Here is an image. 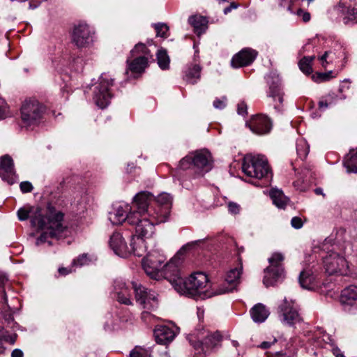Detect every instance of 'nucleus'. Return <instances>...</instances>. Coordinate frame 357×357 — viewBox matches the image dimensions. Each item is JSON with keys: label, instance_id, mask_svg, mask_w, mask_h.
<instances>
[{"label": "nucleus", "instance_id": "obj_3", "mask_svg": "<svg viewBox=\"0 0 357 357\" xmlns=\"http://www.w3.org/2000/svg\"><path fill=\"white\" fill-rule=\"evenodd\" d=\"M213 167V158L206 149L192 152L183 158L177 167V170H192L195 176H202Z\"/></svg>", "mask_w": 357, "mask_h": 357}, {"label": "nucleus", "instance_id": "obj_13", "mask_svg": "<svg viewBox=\"0 0 357 357\" xmlns=\"http://www.w3.org/2000/svg\"><path fill=\"white\" fill-rule=\"evenodd\" d=\"M245 126L253 133L261 135L270 132L272 128V121L268 116L264 114H257L251 116L250 119L246 121Z\"/></svg>", "mask_w": 357, "mask_h": 357}, {"label": "nucleus", "instance_id": "obj_39", "mask_svg": "<svg viewBox=\"0 0 357 357\" xmlns=\"http://www.w3.org/2000/svg\"><path fill=\"white\" fill-rule=\"evenodd\" d=\"M153 27L156 32V36L162 38H167L168 37L169 26L165 23H156L153 24Z\"/></svg>", "mask_w": 357, "mask_h": 357}, {"label": "nucleus", "instance_id": "obj_18", "mask_svg": "<svg viewBox=\"0 0 357 357\" xmlns=\"http://www.w3.org/2000/svg\"><path fill=\"white\" fill-rule=\"evenodd\" d=\"M257 54V52L252 49H243L232 57L231 65L235 68L248 66L254 61Z\"/></svg>", "mask_w": 357, "mask_h": 357}, {"label": "nucleus", "instance_id": "obj_48", "mask_svg": "<svg viewBox=\"0 0 357 357\" xmlns=\"http://www.w3.org/2000/svg\"><path fill=\"white\" fill-rule=\"evenodd\" d=\"M8 282V278L2 274H0V291L3 294V300L6 301V292L4 286Z\"/></svg>", "mask_w": 357, "mask_h": 357}, {"label": "nucleus", "instance_id": "obj_54", "mask_svg": "<svg viewBox=\"0 0 357 357\" xmlns=\"http://www.w3.org/2000/svg\"><path fill=\"white\" fill-rule=\"evenodd\" d=\"M331 104V102H328L326 100H320L319 101L318 105L319 109L321 110L326 109Z\"/></svg>", "mask_w": 357, "mask_h": 357}, {"label": "nucleus", "instance_id": "obj_22", "mask_svg": "<svg viewBox=\"0 0 357 357\" xmlns=\"http://www.w3.org/2000/svg\"><path fill=\"white\" fill-rule=\"evenodd\" d=\"M152 196L146 192H140L135 197V205L136 210L132 212L139 213V214L148 215L149 206Z\"/></svg>", "mask_w": 357, "mask_h": 357}, {"label": "nucleus", "instance_id": "obj_29", "mask_svg": "<svg viewBox=\"0 0 357 357\" xmlns=\"http://www.w3.org/2000/svg\"><path fill=\"white\" fill-rule=\"evenodd\" d=\"M115 290L116 291L117 301L124 305H132V301L130 298V294L128 292V289L126 287V284L121 282H115Z\"/></svg>", "mask_w": 357, "mask_h": 357}, {"label": "nucleus", "instance_id": "obj_36", "mask_svg": "<svg viewBox=\"0 0 357 357\" xmlns=\"http://www.w3.org/2000/svg\"><path fill=\"white\" fill-rule=\"evenodd\" d=\"M315 59V56H304L298 62L300 70L306 75L312 73V63Z\"/></svg>", "mask_w": 357, "mask_h": 357}, {"label": "nucleus", "instance_id": "obj_44", "mask_svg": "<svg viewBox=\"0 0 357 357\" xmlns=\"http://www.w3.org/2000/svg\"><path fill=\"white\" fill-rule=\"evenodd\" d=\"M296 151L298 156L304 160L308 154L309 149L305 147V143L300 142L296 146Z\"/></svg>", "mask_w": 357, "mask_h": 357}, {"label": "nucleus", "instance_id": "obj_28", "mask_svg": "<svg viewBox=\"0 0 357 357\" xmlns=\"http://www.w3.org/2000/svg\"><path fill=\"white\" fill-rule=\"evenodd\" d=\"M145 238H141L138 236H132L130 242V253H133L135 256L141 257L146 252V246L144 241Z\"/></svg>", "mask_w": 357, "mask_h": 357}, {"label": "nucleus", "instance_id": "obj_51", "mask_svg": "<svg viewBox=\"0 0 357 357\" xmlns=\"http://www.w3.org/2000/svg\"><path fill=\"white\" fill-rule=\"evenodd\" d=\"M298 16L302 17L303 21L304 22H307L310 20V14L308 12H305L302 9H298L296 12Z\"/></svg>", "mask_w": 357, "mask_h": 357}, {"label": "nucleus", "instance_id": "obj_33", "mask_svg": "<svg viewBox=\"0 0 357 357\" xmlns=\"http://www.w3.org/2000/svg\"><path fill=\"white\" fill-rule=\"evenodd\" d=\"M222 337L219 332L211 333L202 340L200 345H204L206 349H212L216 347L222 341Z\"/></svg>", "mask_w": 357, "mask_h": 357}, {"label": "nucleus", "instance_id": "obj_11", "mask_svg": "<svg viewBox=\"0 0 357 357\" xmlns=\"http://www.w3.org/2000/svg\"><path fill=\"white\" fill-rule=\"evenodd\" d=\"M71 41L78 48H85L93 43V32L88 24L79 23L74 26Z\"/></svg>", "mask_w": 357, "mask_h": 357}, {"label": "nucleus", "instance_id": "obj_30", "mask_svg": "<svg viewBox=\"0 0 357 357\" xmlns=\"http://www.w3.org/2000/svg\"><path fill=\"white\" fill-rule=\"evenodd\" d=\"M132 214V211L127 213V211L124 210L123 207L119 206L114 212L109 213V219L114 225H120L126 220L129 224V218Z\"/></svg>", "mask_w": 357, "mask_h": 357}, {"label": "nucleus", "instance_id": "obj_41", "mask_svg": "<svg viewBox=\"0 0 357 357\" xmlns=\"http://www.w3.org/2000/svg\"><path fill=\"white\" fill-rule=\"evenodd\" d=\"M156 202L161 206H165L166 208H169L172 202V197L169 194L163 192L160 194L156 197Z\"/></svg>", "mask_w": 357, "mask_h": 357}, {"label": "nucleus", "instance_id": "obj_55", "mask_svg": "<svg viewBox=\"0 0 357 357\" xmlns=\"http://www.w3.org/2000/svg\"><path fill=\"white\" fill-rule=\"evenodd\" d=\"M276 342H277L276 338H274L272 342L264 341L261 343V344L259 345V347L263 349H266L269 348L272 344L275 343Z\"/></svg>", "mask_w": 357, "mask_h": 357}, {"label": "nucleus", "instance_id": "obj_26", "mask_svg": "<svg viewBox=\"0 0 357 357\" xmlns=\"http://www.w3.org/2000/svg\"><path fill=\"white\" fill-rule=\"evenodd\" d=\"M133 58L131 61L129 59L127 60L128 70L133 73H142L147 68L149 61H151L144 56H134Z\"/></svg>", "mask_w": 357, "mask_h": 357}, {"label": "nucleus", "instance_id": "obj_15", "mask_svg": "<svg viewBox=\"0 0 357 357\" xmlns=\"http://www.w3.org/2000/svg\"><path fill=\"white\" fill-rule=\"evenodd\" d=\"M238 267L230 270L225 278V282L229 287L218 289L211 295H218L233 291L239 282L240 275L243 270V263L241 257H238Z\"/></svg>", "mask_w": 357, "mask_h": 357}, {"label": "nucleus", "instance_id": "obj_5", "mask_svg": "<svg viewBox=\"0 0 357 357\" xmlns=\"http://www.w3.org/2000/svg\"><path fill=\"white\" fill-rule=\"evenodd\" d=\"M46 107L35 98H26L20 107V119L26 127L38 125L43 119Z\"/></svg>", "mask_w": 357, "mask_h": 357}, {"label": "nucleus", "instance_id": "obj_42", "mask_svg": "<svg viewBox=\"0 0 357 357\" xmlns=\"http://www.w3.org/2000/svg\"><path fill=\"white\" fill-rule=\"evenodd\" d=\"M90 262L91 259L88 254H82L73 261L72 265L81 267L89 264Z\"/></svg>", "mask_w": 357, "mask_h": 357}, {"label": "nucleus", "instance_id": "obj_31", "mask_svg": "<svg viewBox=\"0 0 357 357\" xmlns=\"http://www.w3.org/2000/svg\"><path fill=\"white\" fill-rule=\"evenodd\" d=\"M131 57L144 56L147 59L153 61V56L151 51L147 48L146 45L142 43L136 44L132 50L130 52Z\"/></svg>", "mask_w": 357, "mask_h": 357}, {"label": "nucleus", "instance_id": "obj_50", "mask_svg": "<svg viewBox=\"0 0 357 357\" xmlns=\"http://www.w3.org/2000/svg\"><path fill=\"white\" fill-rule=\"evenodd\" d=\"M229 211L232 214H238L240 211V206L235 203L230 202L228 203Z\"/></svg>", "mask_w": 357, "mask_h": 357}, {"label": "nucleus", "instance_id": "obj_52", "mask_svg": "<svg viewBox=\"0 0 357 357\" xmlns=\"http://www.w3.org/2000/svg\"><path fill=\"white\" fill-rule=\"evenodd\" d=\"M225 100L226 98H223V100L216 98L213 103L214 107L219 109L225 108L226 106Z\"/></svg>", "mask_w": 357, "mask_h": 357}, {"label": "nucleus", "instance_id": "obj_35", "mask_svg": "<svg viewBox=\"0 0 357 357\" xmlns=\"http://www.w3.org/2000/svg\"><path fill=\"white\" fill-rule=\"evenodd\" d=\"M157 62L162 70H165L169 68L170 59L166 50L162 48L158 50L157 52Z\"/></svg>", "mask_w": 357, "mask_h": 357}, {"label": "nucleus", "instance_id": "obj_34", "mask_svg": "<svg viewBox=\"0 0 357 357\" xmlns=\"http://www.w3.org/2000/svg\"><path fill=\"white\" fill-rule=\"evenodd\" d=\"M344 165L348 172L357 173V150L351 151L347 155Z\"/></svg>", "mask_w": 357, "mask_h": 357}, {"label": "nucleus", "instance_id": "obj_25", "mask_svg": "<svg viewBox=\"0 0 357 357\" xmlns=\"http://www.w3.org/2000/svg\"><path fill=\"white\" fill-rule=\"evenodd\" d=\"M201 70L202 68L199 64L188 65L185 70L183 79L189 84H195L200 79Z\"/></svg>", "mask_w": 357, "mask_h": 357}, {"label": "nucleus", "instance_id": "obj_12", "mask_svg": "<svg viewBox=\"0 0 357 357\" xmlns=\"http://www.w3.org/2000/svg\"><path fill=\"white\" fill-rule=\"evenodd\" d=\"M278 314L281 321L292 326L302 321L296 307L291 301L284 299L278 307Z\"/></svg>", "mask_w": 357, "mask_h": 357}, {"label": "nucleus", "instance_id": "obj_23", "mask_svg": "<svg viewBox=\"0 0 357 357\" xmlns=\"http://www.w3.org/2000/svg\"><path fill=\"white\" fill-rule=\"evenodd\" d=\"M298 281L302 288L308 290L314 289L319 285L316 276L310 270L301 271L299 275Z\"/></svg>", "mask_w": 357, "mask_h": 357}, {"label": "nucleus", "instance_id": "obj_4", "mask_svg": "<svg viewBox=\"0 0 357 357\" xmlns=\"http://www.w3.org/2000/svg\"><path fill=\"white\" fill-rule=\"evenodd\" d=\"M137 302L143 305L144 310L141 315L142 320L147 325L154 324L158 318L151 311L158 308V300L154 291L133 283Z\"/></svg>", "mask_w": 357, "mask_h": 357}, {"label": "nucleus", "instance_id": "obj_47", "mask_svg": "<svg viewBox=\"0 0 357 357\" xmlns=\"http://www.w3.org/2000/svg\"><path fill=\"white\" fill-rule=\"evenodd\" d=\"M8 107L6 103L3 100H0V120L4 119L7 116Z\"/></svg>", "mask_w": 357, "mask_h": 357}, {"label": "nucleus", "instance_id": "obj_40", "mask_svg": "<svg viewBox=\"0 0 357 357\" xmlns=\"http://www.w3.org/2000/svg\"><path fill=\"white\" fill-rule=\"evenodd\" d=\"M129 357H151V351L140 346H136L130 351Z\"/></svg>", "mask_w": 357, "mask_h": 357}, {"label": "nucleus", "instance_id": "obj_16", "mask_svg": "<svg viewBox=\"0 0 357 357\" xmlns=\"http://www.w3.org/2000/svg\"><path fill=\"white\" fill-rule=\"evenodd\" d=\"M0 177L9 185H13L17 181L13 160L8 155L0 158Z\"/></svg>", "mask_w": 357, "mask_h": 357}, {"label": "nucleus", "instance_id": "obj_2", "mask_svg": "<svg viewBox=\"0 0 357 357\" xmlns=\"http://www.w3.org/2000/svg\"><path fill=\"white\" fill-rule=\"evenodd\" d=\"M63 213L56 211L54 206L48 204L45 216L41 213V208H38L32 216L31 224L33 227L39 229H46L47 231L43 232L36 241V245H40L47 242L52 245V242L48 241L49 238H59L65 227L63 226Z\"/></svg>", "mask_w": 357, "mask_h": 357}, {"label": "nucleus", "instance_id": "obj_64", "mask_svg": "<svg viewBox=\"0 0 357 357\" xmlns=\"http://www.w3.org/2000/svg\"><path fill=\"white\" fill-rule=\"evenodd\" d=\"M275 357H289L286 354L278 352L275 354Z\"/></svg>", "mask_w": 357, "mask_h": 357}, {"label": "nucleus", "instance_id": "obj_20", "mask_svg": "<svg viewBox=\"0 0 357 357\" xmlns=\"http://www.w3.org/2000/svg\"><path fill=\"white\" fill-rule=\"evenodd\" d=\"M109 244L114 253L121 257H126L130 253V248L119 232L113 233L110 236Z\"/></svg>", "mask_w": 357, "mask_h": 357}, {"label": "nucleus", "instance_id": "obj_27", "mask_svg": "<svg viewBox=\"0 0 357 357\" xmlns=\"http://www.w3.org/2000/svg\"><path fill=\"white\" fill-rule=\"evenodd\" d=\"M250 314L255 322L262 323L268 318L270 312L264 305L257 303L250 310Z\"/></svg>", "mask_w": 357, "mask_h": 357}, {"label": "nucleus", "instance_id": "obj_1", "mask_svg": "<svg viewBox=\"0 0 357 357\" xmlns=\"http://www.w3.org/2000/svg\"><path fill=\"white\" fill-rule=\"evenodd\" d=\"M182 261L178 256H174L164 267V275L181 294L188 297H195L202 292L208 282V277L202 272L191 274L188 278L183 279L180 274L179 267Z\"/></svg>", "mask_w": 357, "mask_h": 357}, {"label": "nucleus", "instance_id": "obj_62", "mask_svg": "<svg viewBox=\"0 0 357 357\" xmlns=\"http://www.w3.org/2000/svg\"><path fill=\"white\" fill-rule=\"evenodd\" d=\"M314 193L317 195H322L323 197H325V194L323 192L322 188H317L314 189Z\"/></svg>", "mask_w": 357, "mask_h": 357}, {"label": "nucleus", "instance_id": "obj_61", "mask_svg": "<svg viewBox=\"0 0 357 357\" xmlns=\"http://www.w3.org/2000/svg\"><path fill=\"white\" fill-rule=\"evenodd\" d=\"M135 168L136 167L134 165V163H128L126 171L128 174H131L132 172V170L135 169Z\"/></svg>", "mask_w": 357, "mask_h": 357}, {"label": "nucleus", "instance_id": "obj_59", "mask_svg": "<svg viewBox=\"0 0 357 357\" xmlns=\"http://www.w3.org/2000/svg\"><path fill=\"white\" fill-rule=\"evenodd\" d=\"M58 271H59L60 275H66L69 274L70 273H71L72 270L71 269H68V268H65V267H61V268H59Z\"/></svg>", "mask_w": 357, "mask_h": 357}, {"label": "nucleus", "instance_id": "obj_10", "mask_svg": "<svg viewBox=\"0 0 357 357\" xmlns=\"http://www.w3.org/2000/svg\"><path fill=\"white\" fill-rule=\"evenodd\" d=\"M129 225L135 226V236L149 238L155 231L154 222L148 218V215H141L132 212L129 218Z\"/></svg>", "mask_w": 357, "mask_h": 357}, {"label": "nucleus", "instance_id": "obj_58", "mask_svg": "<svg viewBox=\"0 0 357 357\" xmlns=\"http://www.w3.org/2000/svg\"><path fill=\"white\" fill-rule=\"evenodd\" d=\"M328 52H325V53L319 57L320 61H321V65L324 68L326 67V64L328 62L326 61V58L328 56Z\"/></svg>", "mask_w": 357, "mask_h": 357}, {"label": "nucleus", "instance_id": "obj_45", "mask_svg": "<svg viewBox=\"0 0 357 357\" xmlns=\"http://www.w3.org/2000/svg\"><path fill=\"white\" fill-rule=\"evenodd\" d=\"M20 188L23 193L30 192L33 190V187L29 181H23L20 183Z\"/></svg>", "mask_w": 357, "mask_h": 357}, {"label": "nucleus", "instance_id": "obj_17", "mask_svg": "<svg viewBox=\"0 0 357 357\" xmlns=\"http://www.w3.org/2000/svg\"><path fill=\"white\" fill-rule=\"evenodd\" d=\"M164 259L160 257L153 255L148 256L142 260V268L145 273L152 279H157L159 276Z\"/></svg>", "mask_w": 357, "mask_h": 357}, {"label": "nucleus", "instance_id": "obj_24", "mask_svg": "<svg viewBox=\"0 0 357 357\" xmlns=\"http://www.w3.org/2000/svg\"><path fill=\"white\" fill-rule=\"evenodd\" d=\"M188 22L194 29L195 33L200 36L208 29V19L202 15H192L188 18Z\"/></svg>", "mask_w": 357, "mask_h": 357}, {"label": "nucleus", "instance_id": "obj_14", "mask_svg": "<svg viewBox=\"0 0 357 357\" xmlns=\"http://www.w3.org/2000/svg\"><path fill=\"white\" fill-rule=\"evenodd\" d=\"M322 258L325 271L329 275L341 272L346 266L345 259L335 252H328Z\"/></svg>", "mask_w": 357, "mask_h": 357}, {"label": "nucleus", "instance_id": "obj_19", "mask_svg": "<svg viewBox=\"0 0 357 357\" xmlns=\"http://www.w3.org/2000/svg\"><path fill=\"white\" fill-rule=\"evenodd\" d=\"M340 301L346 310L357 308V286L350 285L344 288L341 292Z\"/></svg>", "mask_w": 357, "mask_h": 357}, {"label": "nucleus", "instance_id": "obj_56", "mask_svg": "<svg viewBox=\"0 0 357 357\" xmlns=\"http://www.w3.org/2000/svg\"><path fill=\"white\" fill-rule=\"evenodd\" d=\"M11 357H24V353L20 349H15L11 353Z\"/></svg>", "mask_w": 357, "mask_h": 357}, {"label": "nucleus", "instance_id": "obj_57", "mask_svg": "<svg viewBox=\"0 0 357 357\" xmlns=\"http://www.w3.org/2000/svg\"><path fill=\"white\" fill-rule=\"evenodd\" d=\"M17 335H8V336H3L4 340L6 342H10L11 344H14L16 341Z\"/></svg>", "mask_w": 357, "mask_h": 357}, {"label": "nucleus", "instance_id": "obj_7", "mask_svg": "<svg viewBox=\"0 0 357 357\" xmlns=\"http://www.w3.org/2000/svg\"><path fill=\"white\" fill-rule=\"evenodd\" d=\"M282 254L275 252L268 259L270 265L264 269L263 283L266 287L275 286L284 278Z\"/></svg>", "mask_w": 357, "mask_h": 357}, {"label": "nucleus", "instance_id": "obj_38", "mask_svg": "<svg viewBox=\"0 0 357 357\" xmlns=\"http://www.w3.org/2000/svg\"><path fill=\"white\" fill-rule=\"evenodd\" d=\"M38 208V207H37L33 212V207L20 208L17 211V217H18L19 220L21 221H24V220H27L29 217H31V218L32 216L34 215V213Z\"/></svg>", "mask_w": 357, "mask_h": 357}, {"label": "nucleus", "instance_id": "obj_8", "mask_svg": "<svg viewBox=\"0 0 357 357\" xmlns=\"http://www.w3.org/2000/svg\"><path fill=\"white\" fill-rule=\"evenodd\" d=\"M114 84V79L107 73H102L98 84L93 90V99L98 107L104 109L110 103L112 97L110 88Z\"/></svg>", "mask_w": 357, "mask_h": 357}, {"label": "nucleus", "instance_id": "obj_6", "mask_svg": "<svg viewBox=\"0 0 357 357\" xmlns=\"http://www.w3.org/2000/svg\"><path fill=\"white\" fill-rule=\"evenodd\" d=\"M242 171L249 177L261 179L268 176L271 168L264 155L247 154L243 160Z\"/></svg>", "mask_w": 357, "mask_h": 357}, {"label": "nucleus", "instance_id": "obj_21", "mask_svg": "<svg viewBox=\"0 0 357 357\" xmlns=\"http://www.w3.org/2000/svg\"><path fill=\"white\" fill-rule=\"evenodd\" d=\"M153 334L156 342L164 345L172 342L176 335L174 329L166 326H160L155 328Z\"/></svg>", "mask_w": 357, "mask_h": 357}, {"label": "nucleus", "instance_id": "obj_32", "mask_svg": "<svg viewBox=\"0 0 357 357\" xmlns=\"http://www.w3.org/2000/svg\"><path fill=\"white\" fill-rule=\"evenodd\" d=\"M270 196L275 206L280 208H284L287 204L288 198L282 190L278 189L271 190Z\"/></svg>", "mask_w": 357, "mask_h": 357}, {"label": "nucleus", "instance_id": "obj_37", "mask_svg": "<svg viewBox=\"0 0 357 357\" xmlns=\"http://www.w3.org/2000/svg\"><path fill=\"white\" fill-rule=\"evenodd\" d=\"M342 12L346 15L343 19L345 24H349L350 22L354 24H357V8L348 7L345 9H342Z\"/></svg>", "mask_w": 357, "mask_h": 357}, {"label": "nucleus", "instance_id": "obj_43", "mask_svg": "<svg viewBox=\"0 0 357 357\" xmlns=\"http://www.w3.org/2000/svg\"><path fill=\"white\" fill-rule=\"evenodd\" d=\"M332 71H329L327 73H316L312 75V79L317 83H320L322 82L328 81L332 77Z\"/></svg>", "mask_w": 357, "mask_h": 357}, {"label": "nucleus", "instance_id": "obj_9", "mask_svg": "<svg viewBox=\"0 0 357 357\" xmlns=\"http://www.w3.org/2000/svg\"><path fill=\"white\" fill-rule=\"evenodd\" d=\"M266 80L268 85L267 91L268 97H270L275 102L274 109L278 112H281L283 109L284 93L283 91L281 79L278 75L271 73L266 76Z\"/></svg>", "mask_w": 357, "mask_h": 357}, {"label": "nucleus", "instance_id": "obj_49", "mask_svg": "<svg viewBox=\"0 0 357 357\" xmlns=\"http://www.w3.org/2000/svg\"><path fill=\"white\" fill-rule=\"evenodd\" d=\"M237 112L240 115H245L248 114V106L244 101H241L238 104Z\"/></svg>", "mask_w": 357, "mask_h": 357}, {"label": "nucleus", "instance_id": "obj_46", "mask_svg": "<svg viewBox=\"0 0 357 357\" xmlns=\"http://www.w3.org/2000/svg\"><path fill=\"white\" fill-rule=\"evenodd\" d=\"M291 225L292 227L298 229H301L303 225V222L302 219L298 216L293 217L291 220Z\"/></svg>", "mask_w": 357, "mask_h": 357}, {"label": "nucleus", "instance_id": "obj_60", "mask_svg": "<svg viewBox=\"0 0 357 357\" xmlns=\"http://www.w3.org/2000/svg\"><path fill=\"white\" fill-rule=\"evenodd\" d=\"M333 353L335 356V357H345L338 347L333 348Z\"/></svg>", "mask_w": 357, "mask_h": 357}, {"label": "nucleus", "instance_id": "obj_63", "mask_svg": "<svg viewBox=\"0 0 357 357\" xmlns=\"http://www.w3.org/2000/svg\"><path fill=\"white\" fill-rule=\"evenodd\" d=\"M201 342L202 341H198L197 342L192 343V345L197 349L199 348H202V349H204L206 347H204V345H200Z\"/></svg>", "mask_w": 357, "mask_h": 357}, {"label": "nucleus", "instance_id": "obj_53", "mask_svg": "<svg viewBox=\"0 0 357 357\" xmlns=\"http://www.w3.org/2000/svg\"><path fill=\"white\" fill-rule=\"evenodd\" d=\"M239 6V4L238 3H236L234 1L233 2H231L229 6L226 7L224 10H223V13L225 15H227L228 13H229L233 9H236L237 8H238Z\"/></svg>", "mask_w": 357, "mask_h": 357}]
</instances>
